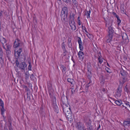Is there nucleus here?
Segmentation results:
<instances>
[{"label":"nucleus","mask_w":130,"mask_h":130,"mask_svg":"<svg viewBox=\"0 0 130 130\" xmlns=\"http://www.w3.org/2000/svg\"><path fill=\"white\" fill-rule=\"evenodd\" d=\"M28 69L29 70H31V66L30 63H29V64L28 67Z\"/></svg>","instance_id":"c9c22d12"},{"label":"nucleus","mask_w":130,"mask_h":130,"mask_svg":"<svg viewBox=\"0 0 130 130\" xmlns=\"http://www.w3.org/2000/svg\"><path fill=\"white\" fill-rule=\"evenodd\" d=\"M89 34V35H88V34H86V35L87 36L89 37V38H91V37H90L89 36H91L90 34L88 33Z\"/></svg>","instance_id":"8fccbe9b"},{"label":"nucleus","mask_w":130,"mask_h":130,"mask_svg":"<svg viewBox=\"0 0 130 130\" xmlns=\"http://www.w3.org/2000/svg\"><path fill=\"white\" fill-rule=\"evenodd\" d=\"M15 63L16 66L18 67L22 71L25 70V69L27 66V65L25 62H23L19 64L18 60L17 59L15 61Z\"/></svg>","instance_id":"423d86ee"},{"label":"nucleus","mask_w":130,"mask_h":130,"mask_svg":"<svg viewBox=\"0 0 130 130\" xmlns=\"http://www.w3.org/2000/svg\"><path fill=\"white\" fill-rule=\"evenodd\" d=\"M72 1L73 3L76 6H77L78 5V4L76 1V0H72Z\"/></svg>","instance_id":"f704fd0d"},{"label":"nucleus","mask_w":130,"mask_h":130,"mask_svg":"<svg viewBox=\"0 0 130 130\" xmlns=\"http://www.w3.org/2000/svg\"><path fill=\"white\" fill-rule=\"evenodd\" d=\"M68 9L67 7H64L62 8L61 12L62 13H64L66 14H68Z\"/></svg>","instance_id":"9d476101"},{"label":"nucleus","mask_w":130,"mask_h":130,"mask_svg":"<svg viewBox=\"0 0 130 130\" xmlns=\"http://www.w3.org/2000/svg\"><path fill=\"white\" fill-rule=\"evenodd\" d=\"M91 81H90L88 83V84H87V87H89V84L91 83Z\"/></svg>","instance_id":"13d9d810"},{"label":"nucleus","mask_w":130,"mask_h":130,"mask_svg":"<svg viewBox=\"0 0 130 130\" xmlns=\"http://www.w3.org/2000/svg\"><path fill=\"white\" fill-rule=\"evenodd\" d=\"M111 20H110L111 22ZM109 25V26L108 27V35L107 36V42H110V41L112 40V39L113 36V34L114 33V31L113 28L111 26L112 25V23H108L107 22L106 23V27L107 26V25Z\"/></svg>","instance_id":"7ed1b4c3"},{"label":"nucleus","mask_w":130,"mask_h":130,"mask_svg":"<svg viewBox=\"0 0 130 130\" xmlns=\"http://www.w3.org/2000/svg\"><path fill=\"white\" fill-rule=\"evenodd\" d=\"M27 100L28 101H29L30 100V96L29 95H28V93H27Z\"/></svg>","instance_id":"a19ab883"},{"label":"nucleus","mask_w":130,"mask_h":130,"mask_svg":"<svg viewBox=\"0 0 130 130\" xmlns=\"http://www.w3.org/2000/svg\"><path fill=\"white\" fill-rule=\"evenodd\" d=\"M126 106L127 107L129 106V107H130V103H129V102H127L124 103V104L123 103L122 105L121 106H122L125 107V108H126Z\"/></svg>","instance_id":"6ab92c4d"},{"label":"nucleus","mask_w":130,"mask_h":130,"mask_svg":"<svg viewBox=\"0 0 130 130\" xmlns=\"http://www.w3.org/2000/svg\"><path fill=\"white\" fill-rule=\"evenodd\" d=\"M127 75L122 76V78L123 80H122V82H121V81L120 82L121 84H123L125 83V82H126L127 80Z\"/></svg>","instance_id":"4468645a"},{"label":"nucleus","mask_w":130,"mask_h":130,"mask_svg":"<svg viewBox=\"0 0 130 130\" xmlns=\"http://www.w3.org/2000/svg\"><path fill=\"white\" fill-rule=\"evenodd\" d=\"M62 47L64 50H65V44H64V42L62 44Z\"/></svg>","instance_id":"7c9ffc66"},{"label":"nucleus","mask_w":130,"mask_h":130,"mask_svg":"<svg viewBox=\"0 0 130 130\" xmlns=\"http://www.w3.org/2000/svg\"><path fill=\"white\" fill-rule=\"evenodd\" d=\"M78 42L79 44V45H82V41H81V38L80 37H78Z\"/></svg>","instance_id":"393cba45"},{"label":"nucleus","mask_w":130,"mask_h":130,"mask_svg":"<svg viewBox=\"0 0 130 130\" xmlns=\"http://www.w3.org/2000/svg\"><path fill=\"white\" fill-rule=\"evenodd\" d=\"M91 12V11L90 10H89L88 11H87V13H86V15H87V18L88 19L89 18H90V13Z\"/></svg>","instance_id":"4be33fe9"},{"label":"nucleus","mask_w":130,"mask_h":130,"mask_svg":"<svg viewBox=\"0 0 130 130\" xmlns=\"http://www.w3.org/2000/svg\"><path fill=\"white\" fill-rule=\"evenodd\" d=\"M4 129L5 130H8V129H7V126H6L5 125L4 127Z\"/></svg>","instance_id":"bf43d9fd"},{"label":"nucleus","mask_w":130,"mask_h":130,"mask_svg":"<svg viewBox=\"0 0 130 130\" xmlns=\"http://www.w3.org/2000/svg\"><path fill=\"white\" fill-rule=\"evenodd\" d=\"M11 117L10 116H8V122L9 123L10 125H11Z\"/></svg>","instance_id":"cd10ccee"},{"label":"nucleus","mask_w":130,"mask_h":130,"mask_svg":"<svg viewBox=\"0 0 130 130\" xmlns=\"http://www.w3.org/2000/svg\"><path fill=\"white\" fill-rule=\"evenodd\" d=\"M87 76L88 79H90L92 76L91 72H87Z\"/></svg>","instance_id":"b1692460"},{"label":"nucleus","mask_w":130,"mask_h":130,"mask_svg":"<svg viewBox=\"0 0 130 130\" xmlns=\"http://www.w3.org/2000/svg\"><path fill=\"white\" fill-rule=\"evenodd\" d=\"M117 22H118V24L119 25V24L121 22V21L119 17H117Z\"/></svg>","instance_id":"c756f323"},{"label":"nucleus","mask_w":130,"mask_h":130,"mask_svg":"<svg viewBox=\"0 0 130 130\" xmlns=\"http://www.w3.org/2000/svg\"><path fill=\"white\" fill-rule=\"evenodd\" d=\"M101 58L98 57V59L99 61V62L100 64H101L102 63L103 60L101 59Z\"/></svg>","instance_id":"4c0bfd02"},{"label":"nucleus","mask_w":130,"mask_h":130,"mask_svg":"<svg viewBox=\"0 0 130 130\" xmlns=\"http://www.w3.org/2000/svg\"><path fill=\"white\" fill-rule=\"evenodd\" d=\"M7 57L8 58V60H9L10 61V57L8 56H7Z\"/></svg>","instance_id":"e2e57ef3"},{"label":"nucleus","mask_w":130,"mask_h":130,"mask_svg":"<svg viewBox=\"0 0 130 130\" xmlns=\"http://www.w3.org/2000/svg\"><path fill=\"white\" fill-rule=\"evenodd\" d=\"M6 52L7 56H8L10 54L11 51L10 50H7V49H6Z\"/></svg>","instance_id":"bb28decb"},{"label":"nucleus","mask_w":130,"mask_h":130,"mask_svg":"<svg viewBox=\"0 0 130 130\" xmlns=\"http://www.w3.org/2000/svg\"><path fill=\"white\" fill-rule=\"evenodd\" d=\"M102 91L103 92H105L106 91V89L105 88H103L102 89Z\"/></svg>","instance_id":"338daca9"},{"label":"nucleus","mask_w":130,"mask_h":130,"mask_svg":"<svg viewBox=\"0 0 130 130\" xmlns=\"http://www.w3.org/2000/svg\"><path fill=\"white\" fill-rule=\"evenodd\" d=\"M100 125H99V126L96 129V130H99V128H100Z\"/></svg>","instance_id":"680f3d73"},{"label":"nucleus","mask_w":130,"mask_h":130,"mask_svg":"<svg viewBox=\"0 0 130 130\" xmlns=\"http://www.w3.org/2000/svg\"><path fill=\"white\" fill-rule=\"evenodd\" d=\"M79 48L81 51H83V50L84 48L83 46V45H79Z\"/></svg>","instance_id":"72a5a7b5"},{"label":"nucleus","mask_w":130,"mask_h":130,"mask_svg":"<svg viewBox=\"0 0 130 130\" xmlns=\"http://www.w3.org/2000/svg\"><path fill=\"white\" fill-rule=\"evenodd\" d=\"M78 57L80 59H83L84 57V54L83 52L81 51H80L78 53Z\"/></svg>","instance_id":"9b49d317"},{"label":"nucleus","mask_w":130,"mask_h":130,"mask_svg":"<svg viewBox=\"0 0 130 130\" xmlns=\"http://www.w3.org/2000/svg\"><path fill=\"white\" fill-rule=\"evenodd\" d=\"M76 126L78 130H86V129H84V127L83 126L81 123L80 122H78L76 123Z\"/></svg>","instance_id":"0eeeda50"},{"label":"nucleus","mask_w":130,"mask_h":130,"mask_svg":"<svg viewBox=\"0 0 130 130\" xmlns=\"http://www.w3.org/2000/svg\"><path fill=\"white\" fill-rule=\"evenodd\" d=\"M0 58L2 60H4V59L3 58V56H0Z\"/></svg>","instance_id":"69168bd1"},{"label":"nucleus","mask_w":130,"mask_h":130,"mask_svg":"<svg viewBox=\"0 0 130 130\" xmlns=\"http://www.w3.org/2000/svg\"><path fill=\"white\" fill-rule=\"evenodd\" d=\"M78 24L80 25H81V23L79 20L78 21Z\"/></svg>","instance_id":"052dcab7"},{"label":"nucleus","mask_w":130,"mask_h":130,"mask_svg":"<svg viewBox=\"0 0 130 130\" xmlns=\"http://www.w3.org/2000/svg\"><path fill=\"white\" fill-rule=\"evenodd\" d=\"M125 88L126 89L127 92L128 91H129V90L128 89V88H127V86L126 85L125 86Z\"/></svg>","instance_id":"864d4df0"},{"label":"nucleus","mask_w":130,"mask_h":130,"mask_svg":"<svg viewBox=\"0 0 130 130\" xmlns=\"http://www.w3.org/2000/svg\"><path fill=\"white\" fill-rule=\"evenodd\" d=\"M75 15L73 13L72 15L70 14L69 19V23L71 27V29L73 30H75L76 28L75 25V23L74 20V17Z\"/></svg>","instance_id":"20e7f679"},{"label":"nucleus","mask_w":130,"mask_h":130,"mask_svg":"<svg viewBox=\"0 0 130 130\" xmlns=\"http://www.w3.org/2000/svg\"><path fill=\"white\" fill-rule=\"evenodd\" d=\"M67 70V68L65 67V68H64L62 69V72H63V71H65Z\"/></svg>","instance_id":"de8ad7c7"},{"label":"nucleus","mask_w":130,"mask_h":130,"mask_svg":"<svg viewBox=\"0 0 130 130\" xmlns=\"http://www.w3.org/2000/svg\"><path fill=\"white\" fill-rule=\"evenodd\" d=\"M48 92L51 98L53 94V90L51 87H48Z\"/></svg>","instance_id":"f8f14e48"},{"label":"nucleus","mask_w":130,"mask_h":130,"mask_svg":"<svg viewBox=\"0 0 130 130\" xmlns=\"http://www.w3.org/2000/svg\"><path fill=\"white\" fill-rule=\"evenodd\" d=\"M123 124L124 126H129L130 125V119L128 121H124L123 122Z\"/></svg>","instance_id":"f3484780"},{"label":"nucleus","mask_w":130,"mask_h":130,"mask_svg":"<svg viewBox=\"0 0 130 130\" xmlns=\"http://www.w3.org/2000/svg\"><path fill=\"white\" fill-rule=\"evenodd\" d=\"M8 128L9 130H13V129L11 127V125H10V126H8Z\"/></svg>","instance_id":"c03bdc74"},{"label":"nucleus","mask_w":130,"mask_h":130,"mask_svg":"<svg viewBox=\"0 0 130 130\" xmlns=\"http://www.w3.org/2000/svg\"><path fill=\"white\" fill-rule=\"evenodd\" d=\"M33 21L35 24L37 23V20L36 18L35 17H33Z\"/></svg>","instance_id":"2f4dec72"},{"label":"nucleus","mask_w":130,"mask_h":130,"mask_svg":"<svg viewBox=\"0 0 130 130\" xmlns=\"http://www.w3.org/2000/svg\"><path fill=\"white\" fill-rule=\"evenodd\" d=\"M71 89H72L71 92L72 94L73 93L75 92V89H74L73 88H71Z\"/></svg>","instance_id":"ea45409f"},{"label":"nucleus","mask_w":130,"mask_h":130,"mask_svg":"<svg viewBox=\"0 0 130 130\" xmlns=\"http://www.w3.org/2000/svg\"><path fill=\"white\" fill-rule=\"evenodd\" d=\"M126 7L124 6V5H122L121 6L120 9L121 12L123 13H124L125 14V9Z\"/></svg>","instance_id":"dca6fc26"},{"label":"nucleus","mask_w":130,"mask_h":130,"mask_svg":"<svg viewBox=\"0 0 130 130\" xmlns=\"http://www.w3.org/2000/svg\"><path fill=\"white\" fill-rule=\"evenodd\" d=\"M0 56H3V52H0Z\"/></svg>","instance_id":"3c124183"},{"label":"nucleus","mask_w":130,"mask_h":130,"mask_svg":"<svg viewBox=\"0 0 130 130\" xmlns=\"http://www.w3.org/2000/svg\"><path fill=\"white\" fill-rule=\"evenodd\" d=\"M98 55L99 56V57L101 58V53L100 52L98 53Z\"/></svg>","instance_id":"49530a36"},{"label":"nucleus","mask_w":130,"mask_h":130,"mask_svg":"<svg viewBox=\"0 0 130 130\" xmlns=\"http://www.w3.org/2000/svg\"><path fill=\"white\" fill-rule=\"evenodd\" d=\"M68 14L61 13L60 16L62 22L65 21L67 19Z\"/></svg>","instance_id":"1a4fd4ad"},{"label":"nucleus","mask_w":130,"mask_h":130,"mask_svg":"<svg viewBox=\"0 0 130 130\" xmlns=\"http://www.w3.org/2000/svg\"><path fill=\"white\" fill-rule=\"evenodd\" d=\"M25 74L26 75L25 76V78L26 79H28L29 77V75L26 73H25Z\"/></svg>","instance_id":"79ce46f5"},{"label":"nucleus","mask_w":130,"mask_h":130,"mask_svg":"<svg viewBox=\"0 0 130 130\" xmlns=\"http://www.w3.org/2000/svg\"><path fill=\"white\" fill-rule=\"evenodd\" d=\"M88 72H91V70L90 69H89L88 68V69L87 70Z\"/></svg>","instance_id":"6e6d98bb"},{"label":"nucleus","mask_w":130,"mask_h":130,"mask_svg":"<svg viewBox=\"0 0 130 130\" xmlns=\"http://www.w3.org/2000/svg\"><path fill=\"white\" fill-rule=\"evenodd\" d=\"M3 39L4 40V43H6V40L5 39V38H3Z\"/></svg>","instance_id":"4d7b16f0"},{"label":"nucleus","mask_w":130,"mask_h":130,"mask_svg":"<svg viewBox=\"0 0 130 130\" xmlns=\"http://www.w3.org/2000/svg\"><path fill=\"white\" fill-rule=\"evenodd\" d=\"M116 95L118 96H120L121 95V89L120 87L118 88L117 90Z\"/></svg>","instance_id":"ddd939ff"},{"label":"nucleus","mask_w":130,"mask_h":130,"mask_svg":"<svg viewBox=\"0 0 130 130\" xmlns=\"http://www.w3.org/2000/svg\"><path fill=\"white\" fill-rule=\"evenodd\" d=\"M30 78L31 79V80H34L35 78L33 74H32L31 75H30Z\"/></svg>","instance_id":"a878e982"},{"label":"nucleus","mask_w":130,"mask_h":130,"mask_svg":"<svg viewBox=\"0 0 130 130\" xmlns=\"http://www.w3.org/2000/svg\"><path fill=\"white\" fill-rule=\"evenodd\" d=\"M82 28L83 29H84L85 30L86 32L88 33L87 32V31L86 30V28L85 26H84L82 25Z\"/></svg>","instance_id":"e433bc0d"},{"label":"nucleus","mask_w":130,"mask_h":130,"mask_svg":"<svg viewBox=\"0 0 130 130\" xmlns=\"http://www.w3.org/2000/svg\"><path fill=\"white\" fill-rule=\"evenodd\" d=\"M122 38L123 40L126 43H128L129 42V39L128 38V36L126 33L123 34L122 36Z\"/></svg>","instance_id":"6e6552de"},{"label":"nucleus","mask_w":130,"mask_h":130,"mask_svg":"<svg viewBox=\"0 0 130 130\" xmlns=\"http://www.w3.org/2000/svg\"><path fill=\"white\" fill-rule=\"evenodd\" d=\"M87 128L88 130H93L92 126L90 123L88 124Z\"/></svg>","instance_id":"412c9836"},{"label":"nucleus","mask_w":130,"mask_h":130,"mask_svg":"<svg viewBox=\"0 0 130 130\" xmlns=\"http://www.w3.org/2000/svg\"><path fill=\"white\" fill-rule=\"evenodd\" d=\"M67 2V4H68L71 1V0H66Z\"/></svg>","instance_id":"603ef678"},{"label":"nucleus","mask_w":130,"mask_h":130,"mask_svg":"<svg viewBox=\"0 0 130 130\" xmlns=\"http://www.w3.org/2000/svg\"><path fill=\"white\" fill-rule=\"evenodd\" d=\"M2 107V108H1V114L3 115L4 114V112L5 111V110L4 108V106Z\"/></svg>","instance_id":"5701e85b"},{"label":"nucleus","mask_w":130,"mask_h":130,"mask_svg":"<svg viewBox=\"0 0 130 130\" xmlns=\"http://www.w3.org/2000/svg\"><path fill=\"white\" fill-rule=\"evenodd\" d=\"M52 102L54 110L56 113H57L59 112V109L58 106V104L57 103L56 98L55 97H53Z\"/></svg>","instance_id":"39448f33"},{"label":"nucleus","mask_w":130,"mask_h":130,"mask_svg":"<svg viewBox=\"0 0 130 130\" xmlns=\"http://www.w3.org/2000/svg\"><path fill=\"white\" fill-rule=\"evenodd\" d=\"M23 45L22 43L19 39H16L14 43L13 46L15 48L19 47L18 50L15 51L14 55L16 58L17 59L18 58H23L24 60L25 58V57L21 54L22 52V48Z\"/></svg>","instance_id":"f03ea898"},{"label":"nucleus","mask_w":130,"mask_h":130,"mask_svg":"<svg viewBox=\"0 0 130 130\" xmlns=\"http://www.w3.org/2000/svg\"><path fill=\"white\" fill-rule=\"evenodd\" d=\"M120 73L122 76L127 75V73L123 69L121 70Z\"/></svg>","instance_id":"a211bd4d"},{"label":"nucleus","mask_w":130,"mask_h":130,"mask_svg":"<svg viewBox=\"0 0 130 130\" xmlns=\"http://www.w3.org/2000/svg\"><path fill=\"white\" fill-rule=\"evenodd\" d=\"M10 45H7V50H10Z\"/></svg>","instance_id":"a18cd8bd"},{"label":"nucleus","mask_w":130,"mask_h":130,"mask_svg":"<svg viewBox=\"0 0 130 130\" xmlns=\"http://www.w3.org/2000/svg\"><path fill=\"white\" fill-rule=\"evenodd\" d=\"M4 60H0V63L1 64H2L4 62Z\"/></svg>","instance_id":"09e8293b"},{"label":"nucleus","mask_w":130,"mask_h":130,"mask_svg":"<svg viewBox=\"0 0 130 130\" xmlns=\"http://www.w3.org/2000/svg\"><path fill=\"white\" fill-rule=\"evenodd\" d=\"M114 103L116 104V105L119 106H121L122 105L123 103H122V101L121 100L115 101Z\"/></svg>","instance_id":"2eb2a0df"},{"label":"nucleus","mask_w":130,"mask_h":130,"mask_svg":"<svg viewBox=\"0 0 130 130\" xmlns=\"http://www.w3.org/2000/svg\"><path fill=\"white\" fill-rule=\"evenodd\" d=\"M2 11L1 12H0V16H1L2 15Z\"/></svg>","instance_id":"774afa93"},{"label":"nucleus","mask_w":130,"mask_h":130,"mask_svg":"<svg viewBox=\"0 0 130 130\" xmlns=\"http://www.w3.org/2000/svg\"><path fill=\"white\" fill-rule=\"evenodd\" d=\"M63 105H61L63 110L64 113L65 114L66 117L68 119H72V116L70 105L67 104L65 103L67 102L68 99L67 96H62L61 98Z\"/></svg>","instance_id":"f257e3e1"},{"label":"nucleus","mask_w":130,"mask_h":130,"mask_svg":"<svg viewBox=\"0 0 130 130\" xmlns=\"http://www.w3.org/2000/svg\"><path fill=\"white\" fill-rule=\"evenodd\" d=\"M105 79L107 80H110L111 79V77L110 76H108L105 77Z\"/></svg>","instance_id":"58836bf2"},{"label":"nucleus","mask_w":130,"mask_h":130,"mask_svg":"<svg viewBox=\"0 0 130 130\" xmlns=\"http://www.w3.org/2000/svg\"><path fill=\"white\" fill-rule=\"evenodd\" d=\"M112 14L113 15L115 16L116 18H117V17H119V16L117 15L114 12H112Z\"/></svg>","instance_id":"37998d69"},{"label":"nucleus","mask_w":130,"mask_h":130,"mask_svg":"<svg viewBox=\"0 0 130 130\" xmlns=\"http://www.w3.org/2000/svg\"><path fill=\"white\" fill-rule=\"evenodd\" d=\"M105 70L107 72L109 73H110L111 72L110 69L106 67L105 68Z\"/></svg>","instance_id":"473e14b6"},{"label":"nucleus","mask_w":130,"mask_h":130,"mask_svg":"<svg viewBox=\"0 0 130 130\" xmlns=\"http://www.w3.org/2000/svg\"><path fill=\"white\" fill-rule=\"evenodd\" d=\"M3 52L2 51V48L1 47H0V52Z\"/></svg>","instance_id":"0e129e2a"},{"label":"nucleus","mask_w":130,"mask_h":130,"mask_svg":"<svg viewBox=\"0 0 130 130\" xmlns=\"http://www.w3.org/2000/svg\"><path fill=\"white\" fill-rule=\"evenodd\" d=\"M0 106L2 107L4 106V104L3 101L0 98Z\"/></svg>","instance_id":"c85d7f7f"},{"label":"nucleus","mask_w":130,"mask_h":130,"mask_svg":"<svg viewBox=\"0 0 130 130\" xmlns=\"http://www.w3.org/2000/svg\"><path fill=\"white\" fill-rule=\"evenodd\" d=\"M67 81L68 82L70 83L72 85H73V83H74V81L73 79L68 78L67 79Z\"/></svg>","instance_id":"aec40b11"},{"label":"nucleus","mask_w":130,"mask_h":130,"mask_svg":"<svg viewBox=\"0 0 130 130\" xmlns=\"http://www.w3.org/2000/svg\"><path fill=\"white\" fill-rule=\"evenodd\" d=\"M60 66L62 68V69L65 67L63 65H60Z\"/></svg>","instance_id":"5fc2aeb1"}]
</instances>
